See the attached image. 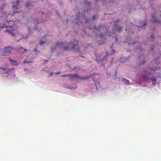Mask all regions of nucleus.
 Here are the masks:
<instances>
[{
    "instance_id": "f8f14e48",
    "label": "nucleus",
    "mask_w": 161,
    "mask_h": 161,
    "mask_svg": "<svg viewBox=\"0 0 161 161\" xmlns=\"http://www.w3.org/2000/svg\"><path fill=\"white\" fill-rule=\"evenodd\" d=\"M117 31H120L122 29V27L118 25H115L114 28Z\"/></svg>"
},
{
    "instance_id": "f704fd0d",
    "label": "nucleus",
    "mask_w": 161,
    "mask_h": 161,
    "mask_svg": "<svg viewBox=\"0 0 161 161\" xmlns=\"http://www.w3.org/2000/svg\"><path fill=\"white\" fill-rule=\"evenodd\" d=\"M103 3H104V0H103Z\"/></svg>"
},
{
    "instance_id": "473e14b6",
    "label": "nucleus",
    "mask_w": 161,
    "mask_h": 161,
    "mask_svg": "<svg viewBox=\"0 0 161 161\" xmlns=\"http://www.w3.org/2000/svg\"><path fill=\"white\" fill-rule=\"evenodd\" d=\"M151 47V49H152V50L153 49V47Z\"/></svg>"
},
{
    "instance_id": "cd10ccee",
    "label": "nucleus",
    "mask_w": 161,
    "mask_h": 161,
    "mask_svg": "<svg viewBox=\"0 0 161 161\" xmlns=\"http://www.w3.org/2000/svg\"><path fill=\"white\" fill-rule=\"evenodd\" d=\"M53 72H52L50 73V75L51 76L52 75H53Z\"/></svg>"
},
{
    "instance_id": "ddd939ff",
    "label": "nucleus",
    "mask_w": 161,
    "mask_h": 161,
    "mask_svg": "<svg viewBox=\"0 0 161 161\" xmlns=\"http://www.w3.org/2000/svg\"><path fill=\"white\" fill-rule=\"evenodd\" d=\"M85 4L86 5H90L91 4L90 2H88L87 0H86L84 2Z\"/></svg>"
},
{
    "instance_id": "7c9ffc66",
    "label": "nucleus",
    "mask_w": 161,
    "mask_h": 161,
    "mask_svg": "<svg viewBox=\"0 0 161 161\" xmlns=\"http://www.w3.org/2000/svg\"><path fill=\"white\" fill-rule=\"evenodd\" d=\"M47 60H44V63H46V62H47Z\"/></svg>"
},
{
    "instance_id": "423d86ee",
    "label": "nucleus",
    "mask_w": 161,
    "mask_h": 161,
    "mask_svg": "<svg viewBox=\"0 0 161 161\" xmlns=\"http://www.w3.org/2000/svg\"><path fill=\"white\" fill-rule=\"evenodd\" d=\"M160 18L156 14H152V22L161 23V12H160Z\"/></svg>"
},
{
    "instance_id": "c9c22d12",
    "label": "nucleus",
    "mask_w": 161,
    "mask_h": 161,
    "mask_svg": "<svg viewBox=\"0 0 161 161\" xmlns=\"http://www.w3.org/2000/svg\"><path fill=\"white\" fill-rule=\"evenodd\" d=\"M131 9H132V8H131V9H130V12H131V11H130L131 10Z\"/></svg>"
},
{
    "instance_id": "9b49d317",
    "label": "nucleus",
    "mask_w": 161,
    "mask_h": 161,
    "mask_svg": "<svg viewBox=\"0 0 161 161\" xmlns=\"http://www.w3.org/2000/svg\"><path fill=\"white\" fill-rule=\"evenodd\" d=\"M9 60L10 63L12 65H17L19 64L17 60H13L10 58H9Z\"/></svg>"
},
{
    "instance_id": "5701e85b",
    "label": "nucleus",
    "mask_w": 161,
    "mask_h": 161,
    "mask_svg": "<svg viewBox=\"0 0 161 161\" xmlns=\"http://www.w3.org/2000/svg\"><path fill=\"white\" fill-rule=\"evenodd\" d=\"M21 48L22 49H23L24 51V52H26V51H27V50L24 48H23L22 47H21Z\"/></svg>"
},
{
    "instance_id": "a211bd4d",
    "label": "nucleus",
    "mask_w": 161,
    "mask_h": 161,
    "mask_svg": "<svg viewBox=\"0 0 161 161\" xmlns=\"http://www.w3.org/2000/svg\"><path fill=\"white\" fill-rule=\"evenodd\" d=\"M124 81L126 83H127V84H129V83H130V82L129 81L127 80H125V79H124Z\"/></svg>"
},
{
    "instance_id": "2f4dec72",
    "label": "nucleus",
    "mask_w": 161,
    "mask_h": 161,
    "mask_svg": "<svg viewBox=\"0 0 161 161\" xmlns=\"http://www.w3.org/2000/svg\"><path fill=\"white\" fill-rule=\"evenodd\" d=\"M85 22H86V23H87V22L86 19V20Z\"/></svg>"
},
{
    "instance_id": "4c0bfd02",
    "label": "nucleus",
    "mask_w": 161,
    "mask_h": 161,
    "mask_svg": "<svg viewBox=\"0 0 161 161\" xmlns=\"http://www.w3.org/2000/svg\"><path fill=\"white\" fill-rule=\"evenodd\" d=\"M66 21H67V22L68 21V19H67Z\"/></svg>"
},
{
    "instance_id": "aec40b11",
    "label": "nucleus",
    "mask_w": 161,
    "mask_h": 161,
    "mask_svg": "<svg viewBox=\"0 0 161 161\" xmlns=\"http://www.w3.org/2000/svg\"><path fill=\"white\" fill-rule=\"evenodd\" d=\"M146 25V24L144 23L143 25L141 26H138L139 28H143V27L144 28L145 27V25Z\"/></svg>"
},
{
    "instance_id": "6e6552de",
    "label": "nucleus",
    "mask_w": 161,
    "mask_h": 161,
    "mask_svg": "<svg viewBox=\"0 0 161 161\" xmlns=\"http://www.w3.org/2000/svg\"><path fill=\"white\" fill-rule=\"evenodd\" d=\"M5 32L7 33L9 35L12 36H14L15 34L18 33L17 29H12L10 30H6L5 31Z\"/></svg>"
},
{
    "instance_id": "c756f323",
    "label": "nucleus",
    "mask_w": 161,
    "mask_h": 161,
    "mask_svg": "<svg viewBox=\"0 0 161 161\" xmlns=\"http://www.w3.org/2000/svg\"><path fill=\"white\" fill-rule=\"evenodd\" d=\"M27 38H28V36H26V37H25V38L24 37V39H26Z\"/></svg>"
},
{
    "instance_id": "20e7f679",
    "label": "nucleus",
    "mask_w": 161,
    "mask_h": 161,
    "mask_svg": "<svg viewBox=\"0 0 161 161\" xmlns=\"http://www.w3.org/2000/svg\"><path fill=\"white\" fill-rule=\"evenodd\" d=\"M8 65L6 64H4L2 67H0V72H2V70H3V73H8L9 72L14 70V68H12L8 69ZM1 74H3L2 73Z\"/></svg>"
},
{
    "instance_id": "9d476101",
    "label": "nucleus",
    "mask_w": 161,
    "mask_h": 161,
    "mask_svg": "<svg viewBox=\"0 0 161 161\" xmlns=\"http://www.w3.org/2000/svg\"><path fill=\"white\" fill-rule=\"evenodd\" d=\"M19 2L18 0H17L15 4L13 5V8L14 9H17L20 8Z\"/></svg>"
},
{
    "instance_id": "a878e982",
    "label": "nucleus",
    "mask_w": 161,
    "mask_h": 161,
    "mask_svg": "<svg viewBox=\"0 0 161 161\" xmlns=\"http://www.w3.org/2000/svg\"><path fill=\"white\" fill-rule=\"evenodd\" d=\"M24 63H30V62H28L26 60H24Z\"/></svg>"
},
{
    "instance_id": "2eb2a0df",
    "label": "nucleus",
    "mask_w": 161,
    "mask_h": 161,
    "mask_svg": "<svg viewBox=\"0 0 161 161\" xmlns=\"http://www.w3.org/2000/svg\"><path fill=\"white\" fill-rule=\"evenodd\" d=\"M78 14V15H76V17H77V19H76V20H77V21H76V23L77 24H79V22H78V19H80V18L79 17H78V16L79 15V14Z\"/></svg>"
},
{
    "instance_id": "dca6fc26",
    "label": "nucleus",
    "mask_w": 161,
    "mask_h": 161,
    "mask_svg": "<svg viewBox=\"0 0 161 161\" xmlns=\"http://www.w3.org/2000/svg\"><path fill=\"white\" fill-rule=\"evenodd\" d=\"M70 74L68 75H62L61 76L64 78L66 77L69 76V77Z\"/></svg>"
},
{
    "instance_id": "e433bc0d",
    "label": "nucleus",
    "mask_w": 161,
    "mask_h": 161,
    "mask_svg": "<svg viewBox=\"0 0 161 161\" xmlns=\"http://www.w3.org/2000/svg\"><path fill=\"white\" fill-rule=\"evenodd\" d=\"M98 1V0H96V2H97Z\"/></svg>"
},
{
    "instance_id": "72a5a7b5",
    "label": "nucleus",
    "mask_w": 161,
    "mask_h": 161,
    "mask_svg": "<svg viewBox=\"0 0 161 161\" xmlns=\"http://www.w3.org/2000/svg\"><path fill=\"white\" fill-rule=\"evenodd\" d=\"M145 63V62L144 61V62H142V64H143L144 63Z\"/></svg>"
},
{
    "instance_id": "412c9836",
    "label": "nucleus",
    "mask_w": 161,
    "mask_h": 161,
    "mask_svg": "<svg viewBox=\"0 0 161 161\" xmlns=\"http://www.w3.org/2000/svg\"><path fill=\"white\" fill-rule=\"evenodd\" d=\"M98 75V74H96V73H94V74H92V75H90V77L92 78V76H94V75Z\"/></svg>"
},
{
    "instance_id": "393cba45",
    "label": "nucleus",
    "mask_w": 161,
    "mask_h": 161,
    "mask_svg": "<svg viewBox=\"0 0 161 161\" xmlns=\"http://www.w3.org/2000/svg\"><path fill=\"white\" fill-rule=\"evenodd\" d=\"M60 73H61L60 71H58V72L57 73H55V74L56 75H58V74H60Z\"/></svg>"
},
{
    "instance_id": "1a4fd4ad",
    "label": "nucleus",
    "mask_w": 161,
    "mask_h": 161,
    "mask_svg": "<svg viewBox=\"0 0 161 161\" xmlns=\"http://www.w3.org/2000/svg\"><path fill=\"white\" fill-rule=\"evenodd\" d=\"M34 4V2L33 1H28L26 3L25 7L27 9H31L33 7Z\"/></svg>"
},
{
    "instance_id": "7ed1b4c3",
    "label": "nucleus",
    "mask_w": 161,
    "mask_h": 161,
    "mask_svg": "<svg viewBox=\"0 0 161 161\" xmlns=\"http://www.w3.org/2000/svg\"><path fill=\"white\" fill-rule=\"evenodd\" d=\"M89 77H82L79 75L76 74H70L69 80H74L75 79L81 80L88 79Z\"/></svg>"
},
{
    "instance_id": "39448f33",
    "label": "nucleus",
    "mask_w": 161,
    "mask_h": 161,
    "mask_svg": "<svg viewBox=\"0 0 161 161\" xmlns=\"http://www.w3.org/2000/svg\"><path fill=\"white\" fill-rule=\"evenodd\" d=\"M8 15H6V14L5 16H4V15H3V19H5L4 22H3L2 23V24L3 25L1 26H0V28H3V27H7L11 26V25H6L7 24H9L11 23H13V24H13L14 23V22H13V20L12 21L9 20V21H8V20L7 19H6V18L4 17H7Z\"/></svg>"
},
{
    "instance_id": "f03ea898",
    "label": "nucleus",
    "mask_w": 161,
    "mask_h": 161,
    "mask_svg": "<svg viewBox=\"0 0 161 161\" xmlns=\"http://www.w3.org/2000/svg\"><path fill=\"white\" fill-rule=\"evenodd\" d=\"M78 44V42L75 40L73 42H71L69 43H65L64 44L62 42H58L55 44L54 48H52V51L57 47H63V49L64 50H69L70 49H74L75 47Z\"/></svg>"
},
{
    "instance_id": "6ab92c4d",
    "label": "nucleus",
    "mask_w": 161,
    "mask_h": 161,
    "mask_svg": "<svg viewBox=\"0 0 161 161\" xmlns=\"http://www.w3.org/2000/svg\"><path fill=\"white\" fill-rule=\"evenodd\" d=\"M141 58L143 59H144V57L143 56H140L139 57V58H138V60H140V58Z\"/></svg>"
},
{
    "instance_id": "4468645a",
    "label": "nucleus",
    "mask_w": 161,
    "mask_h": 161,
    "mask_svg": "<svg viewBox=\"0 0 161 161\" xmlns=\"http://www.w3.org/2000/svg\"><path fill=\"white\" fill-rule=\"evenodd\" d=\"M18 13V12H17V11L15 12L14 11H13L12 14V13L8 14V15H10L11 16H13L15 14Z\"/></svg>"
},
{
    "instance_id": "c85d7f7f",
    "label": "nucleus",
    "mask_w": 161,
    "mask_h": 161,
    "mask_svg": "<svg viewBox=\"0 0 161 161\" xmlns=\"http://www.w3.org/2000/svg\"><path fill=\"white\" fill-rule=\"evenodd\" d=\"M104 36V35H103L101 34V37H103Z\"/></svg>"
},
{
    "instance_id": "58836bf2",
    "label": "nucleus",
    "mask_w": 161,
    "mask_h": 161,
    "mask_svg": "<svg viewBox=\"0 0 161 161\" xmlns=\"http://www.w3.org/2000/svg\"><path fill=\"white\" fill-rule=\"evenodd\" d=\"M84 32H85V33H86V31H84Z\"/></svg>"
},
{
    "instance_id": "f257e3e1",
    "label": "nucleus",
    "mask_w": 161,
    "mask_h": 161,
    "mask_svg": "<svg viewBox=\"0 0 161 161\" xmlns=\"http://www.w3.org/2000/svg\"><path fill=\"white\" fill-rule=\"evenodd\" d=\"M157 69V67H154L151 68H148L147 69H144L143 71L142 72V76L141 77L142 79L144 81H146L150 79L152 80V84L153 85H155L157 81L156 79L153 78H150L149 75L152 74Z\"/></svg>"
},
{
    "instance_id": "f3484780",
    "label": "nucleus",
    "mask_w": 161,
    "mask_h": 161,
    "mask_svg": "<svg viewBox=\"0 0 161 161\" xmlns=\"http://www.w3.org/2000/svg\"><path fill=\"white\" fill-rule=\"evenodd\" d=\"M151 39L153 40V41H151V42L149 43V44H150L151 45H152L153 44L152 42H153V40L154 39V37L153 36H151Z\"/></svg>"
},
{
    "instance_id": "b1692460",
    "label": "nucleus",
    "mask_w": 161,
    "mask_h": 161,
    "mask_svg": "<svg viewBox=\"0 0 161 161\" xmlns=\"http://www.w3.org/2000/svg\"><path fill=\"white\" fill-rule=\"evenodd\" d=\"M97 17V16L94 15L93 16V19H95Z\"/></svg>"
},
{
    "instance_id": "4be33fe9",
    "label": "nucleus",
    "mask_w": 161,
    "mask_h": 161,
    "mask_svg": "<svg viewBox=\"0 0 161 161\" xmlns=\"http://www.w3.org/2000/svg\"><path fill=\"white\" fill-rule=\"evenodd\" d=\"M40 44L41 45H42L44 43H45V42H42V41H40Z\"/></svg>"
},
{
    "instance_id": "bb28decb",
    "label": "nucleus",
    "mask_w": 161,
    "mask_h": 161,
    "mask_svg": "<svg viewBox=\"0 0 161 161\" xmlns=\"http://www.w3.org/2000/svg\"><path fill=\"white\" fill-rule=\"evenodd\" d=\"M37 51V48H35L34 49V51H35V52H36Z\"/></svg>"
},
{
    "instance_id": "0eeeda50",
    "label": "nucleus",
    "mask_w": 161,
    "mask_h": 161,
    "mask_svg": "<svg viewBox=\"0 0 161 161\" xmlns=\"http://www.w3.org/2000/svg\"><path fill=\"white\" fill-rule=\"evenodd\" d=\"M13 49V48L12 47L7 46L5 47L3 50V55L6 56L7 54H10Z\"/></svg>"
}]
</instances>
